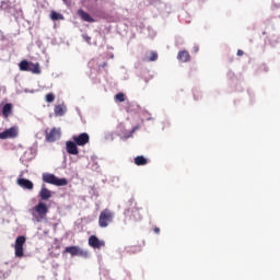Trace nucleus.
Wrapping results in <instances>:
<instances>
[{
    "mask_svg": "<svg viewBox=\"0 0 280 280\" xmlns=\"http://www.w3.org/2000/svg\"><path fill=\"white\" fill-rule=\"evenodd\" d=\"M141 208L137 206V201L135 198H130L125 203V211L124 215L126 220H129V222H141L143 220V217L141 215Z\"/></svg>",
    "mask_w": 280,
    "mask_h": 280,
    "instance_id": "f257e3e1",
    "label": "nucleus"
},
{
    "mask_svg": "<svg viewBox=\"0 0 280 280\" xmlns=\"http://www.w3.org/2000/svg\"><path fill=\"white\" fill-rule=\"evenodd\" d=\"M47 213H49V208L47 203L40 201L36 205L32 210L31 214L33 215L34 220L37 222H43L45 218H47Z\"/></svg>",
    "mask_w": 280,
    "mask_h": 280,
    "instance_id": "f03ea898",
    "label": "nucleus"
},
{
    "mask_svg": "<svg viewBox=\"0 0 280 280\" xmlns=\"http://www.w3.org/2000/svg\"><path fill=\"white\" fill-rule=\"evenodd\" d=\"M113 220H115V212L106 208L100 213L98 226L101 229H106L109 224H112Z\"/></svg>",
    "mask_w": 280,
    "mask_h": 280,
    "instance_id": "7ed1b4c3",
    "label": "nucleus"
},
{
    "mask_svg": "<svg viewBox=\"0 0 280 280\" xmlns=\"http://www.w3.org/2000/svg\"><path fill=\"white\" fill-rule=\"evenodd\" d=\"M42 178L44 183H47L48 185H55L56 187H65L69 185L67 178H58L51 173H44Z\"/></svg>",
    "mask_w": 280,
    "mask_h": 280,
    "instance_id": "20e7f679",
    "label": "nucleus"
},
{
    "mask_svg": "<svg viewBox=\"0 0 280 280\" xmlns=\"http://www.w3.org/2000/svg\"><path fill=\"white\" fill-rule=\"evenodd\" d=\"M19 69L20 71H28L31 73L39 74L40 73V63L27 61V60H22L19 63Z\"/></svg>",
    "mask_w": 280,
    "mask_h": 280,
    "instance_id": "39448f33",
    "label": "nucleus"
},
{
    "mask_svg": "<svg viewBox=\"0 0 280 280\" xmlns=\"http://www.w3.org/2000/svg\"><path fill=\"white\" fill-rule=\"evenodd\" d=\"M61 132L60 129L54 127L52 129H46L45 131V139L48 143H54L60 139Z\"/></svg>",
    "mask_w": 280,
    "mask_h": 280,
    "instance_id": "423d86ee",
    "label": "nucleus"
},
{
    "mask_svg": "<svg viewBox=\"0 0 280 280\" xmlns=\"http://www.w3.org/2000/svg\"><path fill=\"white\" fill-rule=\"evenodd\" d=\"M66 253H69L72 257H88L89 252L83 250L79 246H69L65 249Z\"/></svg>",
    "mask_w": 280,
    "mask_h": 280,
    "instance_id": "0eeeda50",
    "label": "nucleus"
},
{
    "mask_svg": "<svg viewBox=\"0 0 280 280\" xmlns=\"http://www.w3.org/2000/svg\"><path fill=\"white\" fill-rule=\"evenodd\" d=\"M15 137H19V127H11L2 132H0V139H15Z\"/></svg>",
    "mask_w": 280,
    "mask_h": 280,
    "instance_id": "6e6552de",
    "label": "nucleus"
},
{
    "mask_svg": "<svg viewBox=\"0 0 280 280\" xmlns=\"http://www.w3.org/2000/svg\"><path fill=\"white\" fill-rule=\"evenodd\" d=\"M25 236H18L15 240V257H23V246H25Z\"/></svg>",
    "mask_w": 280,
    "mask_h": 280,
    "instance_id": "1a4fd4ad",
    "label": "nucleus"
},
{
    "mask_svg": "<svg viewBox=\"0 0 280 280\" xmlns=\"http://www.w3.org/2000/svg\"><path fill=\"white\" fill-rule=\"evenodd\" d=\"M72 141H74V143H77L80 147H84L86 145V143H89V141H91V137H89V133L83 132L79 136H73Z\"/></svg>",
    "mask_w": 280,
    "mask_h": 280,
    "instance_id": "9d476101",
    "label": "nucleus"
},
{
    "mask_svg": "<svg viewBox=\"0 0 280 280\" xmlns=\"http://www.w3.org/2000/svg\"><path fill=\"white\" fill-rule=\"evenodd\" d=\"M89 246L92 248H104L106 246V242L100 241V238L95 235L89 237Z\"/></svg>",
    "mask_w": 280,
    "mask_h": 280,
    "instance_id": "9b49d317",
    "label": "nucleus"
},
{
    "mask_svg": "<svg viewBox=\"0 0 280 280\" xmlns=\"http://www.w3.org/2000/svg\"><path fill=\"white\" fill-rule=\"evenodd\" d=\"M66 150L68 154H73L74 156L80 154V150H78V144L75 143V141H67Z\"/></svg>",
    "mask_w": 280,
    "mask_h": 280,
    "instance_id": "f8f14e48",
    "label": "nucleus"
},
{
    "mask_svg": "<svg viewBox=\"0 0 280 280\" xmlns=\"http://www.w3.org/2000/svg\"><path fill=\"white\" fill-rule=\"evenodd\" d=\"M19 187H22V189H28V191H32L34 189V183L32 180L26 178H18L16 180Z\"/></svg>",
    "mask_w": 280,
    "mask_h": 280,
    "instance_id": "ddd939ff",
    "label": "nucleus"
},
{
    "mask_svg": "<svg viewBox=\"0 0 280 280\" xmlns=\"http://www.w3.org/2000/svg\"><path fill=\"white\" fill-rule=\"evenodd\" d=\"M77 14L80 16L82 21H85V23H95V19H93L91 14H89L82 9H79Z\"/></svg>",
    "mask_w": 280,
    "mask_h": 280,
    "instance_id": "4468645a",
    "label": "nucleus"
},
{
    "mask_svg": "<svg viewBox=\"0 0 280 280\" xmlns=\"http://www.w3.org/2000/svg\"><path fill=\"white\" fill-rule=\"evenodd\" d=\"M190 56H189V51L187 50H180L177 55V59L180 61V62H189L190 60Z\"/></svg>",
    "mask_w": 280,
    "mask_h": 280,
    "instance_id": "2eb2a0df",
    "label": "nucleus"
},
{
    "mask_svg": "<svg viewBox=\"0 0 280 280\" xmlns=\"http://www.w3.org/2000/svg\"><path fill=\"white\" fill-rule=\"evenodd\" d=\"M39 198L43 200H49L51 198V190L47 189V187L43 186L39 191Z\"/></svg>",
    "mask_w": 280,
    "mask_h": 280,
    "instance_id": "dca6fc26",
    "label": "nucleus"
},
{
    "mask_svg": "<svg viewBox=\"0 0 280 280\" xmlns=\"http://www.w3.org/2000/svg\"><path fill=\"white\" fill-rule=\"evenodd\" d=\"M56 117H62L67 113V107L65 105H56L54 108Z\"/></svg>",
    "mask_w": 280,
    "mask_h": 280,
    "instance_id": "f3484780",
    "label": "nucleus"
},
{
    "mask_svg": "<svg viewBox=\"0 0 280 280\" xmlns=\"http://www.w3.org/2000/svg\"><path fill=\"white\" fill-rule=\"evenodd\" d=\"M2 115L3 117H10L12 115V103H7L2 107Z\"/></svg>",
    "mask_w": 280,
    "mask_h": 280,
    "instance_id": "a211bd4d",
    "label": "nucleus"
},
{
    "mask_svg": "<svg viewBox=\"0 0 280 280\" xmlns=\"http://www.w3.org/2000/svg\"><path fill=\"white\" fill-rule=\"evenodd\" d=\"M135 164L138 166L148 165V159H145L143 155H138L135 158Z\"/></svg>",
    "mask_w": 280,
    "mask_h": 280,
    "instance_id": "6ab92c4d",
    "label": "nucleus"
},
{
    "mask_svg": "<svg viewBox=\"0 0 280 280\" xmlns=\"http://www.w3.org/2000/svg\"><path fill=\"white\" fill-rule=\"evenodd\" d=\"M50 19L51 21H63L65 20V15L63 14H60L56 11H51L50 12Z\"/></svg>",
    "mask_w": 280,
    "mask_h": 280,
    "instance_id": "aec40b11",
    "label": "nucleus"
},
{
    "mask_svg": "<svg viewBox=\"0 0 280 280\" xmlns=\"http://www.w3.org/2000/svg\"><path fill=\"white\" fill-rule=\"evenodd\" d=\"M147 58L149 62H154L155 60H159V54H156V51H150Z\"/></svg>",
    "mask_w": 280,
    "mask_h": 280,
    "instance_id": "412c9836",
    "label": "nucleus"
},
{
    "mask_svg": "<svg viewBox=\"0 0 280 280\" xmlns=\"http://www.w3.org/2000/svg\"><path fill=\"white\" fill-rule=\"evenodd\" d=\"M45 100L48 102V104H51V102H55L56 95L54 93H48L46 94Z\"/></svg>",
    "mask_w": 280,
    "mask_h": 280,
    "instance_id": "4be33fe9",
    "label": "nucleus"
},
{
    "mask_svg": "<svg viewBox=\"0 0 280 280\" xmlns=\"http://www.w3.org/2000/svg\"><path fill=\"white\" fill-rule=\"evenodd\" d=\"M115 100L117 101V102H126V94H124V93H118V94H116L115 95Z\"/></svg>",
    "mask_w": 280,
    "mask_h": 280,
    "instance_id": "5701e85b",
    "label": "nucleus"
},
{
    "mask_svg": "<svg viewBox=\"0 0 280 280\" xmlns=\"http://www.w3.org/2000/svg\"><path fill=\"white\" fill-rule=\"evenodd\" d=\"M236 54H237V56H244V50L238 49Z\"/></svg>",
    "mask_w": 280,
    "mask_h": 280,
    "instance_id": "b1692460",
    "label": "nucleus"
},
{
    "mask_svg": "<svg viewBox=\"0 0 280 280\" xmlns=\"http://www.w3.org/2000/svg\"><path fill=\"white\" fill-rule=\"evenodd\" d=\"M153 231H154V233H156V234H160V233H161V229H159V228H154Z\"/></svg>",
    "mask_w": 280,
    "mask_h": 280,
    "instance_id": "393cba45",
    "label": "nucleus"
},
{
    "mask_svg": "<svg viewBox=\"0 0 280 280\" xmlns=\"http://www.w3.org/2000/svg\"><path fill=\"white\" fill-rule=\"evenodd\" d=\"M83 38H85L86 43H91V37H89L88 35L83 36Z\"/></svg>",
    "mask_w": 280,
    "mask_h": 280,
    "instance_id": "a878e982",
    "label": "nucleus"
},
{
    "mask_svg": "<svg viewBox=\"0 0 280 280\" xmlns=\"http://www.w3.org/2000/svg\"><path fill=\"white\" fill-rule=\"evenodd\" d=\"M137 130H139V126L133 127L131 132H137Z\"/></svg>",
    "mask_w": 280,
    "mask_h": 280,
    "instance_id": "bb28decb",
    "label": "nucleus"
},
{
    "mask_svg": "<svg viewBox=\"0 0 280 280\" xmlns=\"http://www.w3.org/2000/svg\"><path fill=\"white\" fill-rule=\"evenodd\" d=\"M100 0H88L89 3H97Z\"/></svg>",
    "mask_w": 280,
    "mask_h": 280,
    "instance_id": "cd10ccee",
    "label": "nucleus"
}]
</instances>
